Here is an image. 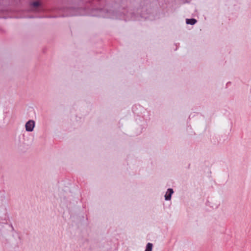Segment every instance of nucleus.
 Here are the masks:
<instances>
[{"label":"nucleus","instance_id":"nucleus-2","mask_svg":"<svg viewBox=\"0 0 251 251\" xmlns=\"http://www.w3.org/2000/svg\"><path fill=\"white\" fill-rule=\"evenodd\" d=\"M173 192H174L172 189H168L165 196V200L167 201L170 200L171 199L172 194L173 193Z\"/></svg>","mask_w":251,"mask_h":251},{"label":"nucleus","instance_id":"nucleus-3","mask_svg":"<svg viewBox=\"0 0 251 251\" xmlns=\"http://www.w3.org/2000/svg\"><path fill=\"white\" fill-rule=\"evenodd\" d=\"M197 22V20L195 19H186V23L187 24H189L191 25H193Z\"/></svg>","mask_w":251,"mask_h":251},{"label":"nucleus","instance_id":"nucleus-4","mask_svg":"<svg viewBox=\"0 0 251 251\" xmlns=\"http://www.w3.org/2000/svg\"><path fill=\"white\" fill-rule=\"evenodd\" d=\"M152 248V244L151 243H149L146 247V249L145 251H151Z\"/></svg>","mask_w":251,"mask_h":251},{"label":"nucleus","instance_id":"nucleus-1","mask_svg":"<svg viewBox=\"0 0 251 251\" xmlns=\"http://www.w3.org/2000/svg\"><path fill=\"white\" fill-rule=\"evenodd\" d=\"M35 124V122L33 120H29L25 125L26 131L28 132L32 131L34 128Z\"/></svg>","mask_w":251,"mask_h":251},{"label":"nucleus","instance_id":"nucleus-5","mask_svg":"<svg viewBox=\"0 0 251 251\" xmlns=\"http://www.w3.org/2000/svg\"><path fill=\"white\" fill-rule=\"evenodd\" d=\"M40 5V2L39 1H36L32 3V5L34 7H38Z\"/></svg>","mask_w":251,"mask_h":251}]
</instances>
